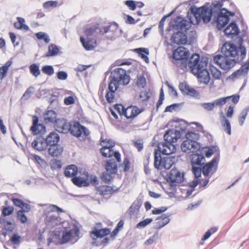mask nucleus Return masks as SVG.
I'll use <instances>...</instances> for the list:
<instances>
[{
  "label": "nucleus",
  "instance_id": "obj_1",
  "mask_svg": "<svg viewBox=\"0 0 249 249\" xmlns=\"http://www.w3.org/2000/svg\"><path fill=\"white\" fill-rule=\"evenodd\" d=\"M239 50L241 52L242 58L246 56V49L241 46L238 49L236 46L229 42L225 43L222 47V52L224 55H216L213 57V62L218 65L220 68L226 71H229L236 64L234 59L230 57H235L238 55Z\"/></svg>",
  "mask_w": 249,
  "mask_h": 249
},
{
  "label": "nucleus",
  "instance_id": "obj_2",
  "mask_svg": "<svg viewBox=\"0 0 249 249\" xmlns=\"http://www.w3.org/2000/svg\"><path fill=\"white\" fill-rule=\"evenodd\" d=\"M129 82L130 77L125 70L120 68L115 69L114 70L112 79L109 83L105 95L107 103H112L114 102L119 85H127Z\"/></svg>",
  "mask_w": 249,
  "mask_h": 249
},
{
  "label": "nucleus",
  "instance_id": "obj_3",
  "mask_svg": "<svg viewBox=\"0 0 249 249\" xmlns=\"http://www.w3.org/2000/svg\"><path fill=\"white\" fill-rule=\"evenodd\" d=\"M119 230L115 228L111 232L109 228H105L98 229L95 227L92 228V231H90V236L92 239L93 243L97 246H105L107 245L109 241V238L105 237L100 242L98 241V239L102 238L105 236L110 234V237L112 240H114L116 236L118 234Z\"/></svg>",
  "mask_w": 249,
  "mask_h": 249
},
{
  "label": "nucleus",
  "instance_id": "obj_4",
  "mask_svg": "<svg viewBox=\"0 0 249 249\" xmlns=\"http://www.w3.org/2000/svg\"><path fill=\"white\" fill-rule=\"evenodd\" d=\"M57 130L62 133L70 131L71 134L76 137H80L82 134L85 137L89 135V130L78 122L70 124L65 121H58L57 122Z\"/></svg>",
  "mask_w": 249,
  "mask_h": 249
},
{
  "label": "nucleus",
  "instance_id": "obj_5",
  "mask_svg": "<svg viewBox=\"0 0 249 249\" xmlns=\"http://www.w3.org/2000/svg\"><path fill=\"white\" fill-rule=\"evenodd\" d=\"M212 15V9L202 6L197 8H192L191 12L188 14V17L190 22L196 25L198 24L201 19L205 23L209 22L211 20Z\"/></svg>",
  "mask_w": 249,
  "mask_h": 249
},
{
  "label": "nucleus",
  "instance_id": "obj_6",
  "mask_svg": "<svg viewBox=\"0 0 249 249\" xmlns=\"http://www.w3.org/2000/svg\"><path fill=\"white\" fill-rule=\"evenodd\" d=\"M197 134L193 132L188 131L184 140L181 144V149L184 152L190 153L196 152L199 148V145L195 140L197 138Z\"/></svg>",
  "mask_w": 249,
  "mask_h": 249
},
{
  "label": "nucleus",
  "instance_id": "obj_7",
  "mask_svg": "<svg viewBox=\"0 0 249 249\" xmlns=\"http://www.w3.org/2000/svg\"><path fill=\"white\" fill-rule=\"evenodd\" d=\"M175 162V158L166 155L161 157L158 151L154 153V166L158 169H169Z\"/></svg>",
  "mask_w": 249,
  "mask_h": 249
},
{
  "label": "nucleus",
  "instance_id": "obj_8",
  "mask_svg": "<svg viewBox=\"0 0 249 249\" xmlns=\"http://www.w3.org/2000/svg\"><path fill=\"white\" fill-rule=\"evenodd\" d=\"M207 63L200 59L198 54L194 53L189 58L188 66L192 73H197L198 70L206 67Z\"/></svg>",
  "mask_w": 249,
  "mask_h": 249
},
{
  "label": "nucleus",
  "instance_id": "obj_9",
  "mask_svg": "<svg viewBox=\"0 0 249 249\" xmlns=\"http://www.w3.org/2000/svg\"><path fill=\"white\" fill-rule=\"evenodd\" d=\"M79 230L77 227L68 231H65L62 233L61 242L62 243H66L68 242H75L79 239Z\"/></svg>",
  "mask_w": 249,
  "mask_h": 249
},
{
  "label": "nucleus",
  "instance_id": "obj_10",
  "mask_svg": "<svg viewBox=\"0 0 249 249\" xmlns=\"http://www.w3.org/2000/svg\"><path fill=\"white\" fill-rule=\"evenodd\" d=\"M184 180V175L181 174L177 169H172L167 177V181L171 186H176L181 183Z\"/></svg>",
  "mask_w": 249,
  "mask_h": 249
},
{
  "label": "nucleus",
  "instance_id": "obj_11",
  "mask_svg": "<svg viewBox=\"0 0 249 249\" xmlns=\"http://www.w3.org/2000/svg\"><path fill=\"white\" fill-rule=\"evenodd\" d=\"M143 110V108H140L135 106H130L125 108L124 116L126 120L131 122Z\"/></svg>",
  "mask_w": 249,
  "mask_h": 249
},
{
  "label": "nucleus",
  "instance_id": "obj_12",
  "mask_svg": "<svg viewBox=\"0 0 249 249\" xmlns=\"http://www.w3.org/2000/svg\"><path fill=\"white\" fill-rule=\"evenodd\" d=\"M189 52L183 47H178L172 54V58L175 61L186 60L189 56Z\"/></svg>",
  "mask_w": 249,
  "mask_h": 249
},
{
  "label": "nucleus",
  "instance_id": "obj_13",
  "mask_svg": "<svg viewBox=\"0 0 249 249\" xmlns=\"http://www.w3.org/2000/svg\"><path fill=\"white\" fill-rule=\"evenodd\" d=\"M218 164V159L216 157L213 158L212 160L206 164L202 168V172L205 176H209L210 174H212L215 172L217 169Z\"/></svg>",
  "mask_w": 249,
  "mask_h": 249
},
{
  "label": "nucleus",
  "instance_id": "obj_14",
  "mask_svg": "<svg viewBox=\"0 0 249 249\" xmlns=\"http://www.w3.org/2000/svg\"><path fill=\"white\" fill-rule=\"evenodd\" d=\"M33 124L30 127V130L33 134L37 135L44 133L46 131L45 126L41 124L38 123V118L36 115L32 117Z\"/></svg>",
  "mask_w": 249,
  "mask_h": 249
},
{
  "label": "nucleus",
  "instance_id": "obj_15",
  "mask_svg": "<svg viewBox=\"0 0 249 249\" xmlns=\"http://www.w3.org/2000/svg\"><path fill=\"white\" fill-rule=\"evenodd\" d=\"M231 15L232 16L233 14L228 11L220 12L216 19L217 26L219 29L223 28L229 22Z\"/></svg>",
  "mask_w": 249,
  "mask_h": 249
},
{
  "label": "nucleus",
  "instance_id": "obj_16",
  "mask_svg": "<svg viewBox=\"0 0 249 249\" xmlns=\"http://www.w3.org/2000/svg\"><path fill=\"white\" fill-rule=\"evenodd\" d=\"M96 193L103 197H107L114 194L117 189L108 185H100L96 187Z\"/></svg>",
  "mask_w": 249,
  "mask_h": 249
},
{
  "label": "nucleus",
  "instance_id": "obj_17",
  "mask_svg": "<svg viewBox=\"0 0 249 249\" xmlns=\"http://www.w3.org/2000/svg\"><path fill=\"white\" fill-rule=\"evenodd\" d=\"M189 24L187 20L177 17L174 20L173 27L174 29L179 31V32H186L188 29Z\"/></svg>",
  "mask_w": 249,
  "mask_h": 249
},
{
  "label": "nucleus",
  "instance_id": "obj_18",
  "mask_svg": "<svg viewBox=\"0 0 249 249\" xmlns=\"http://www.w3.org/2000/svg\"><path fill=\"white\" fill-rule=\"evenodd\" d=\"M197 73H193L197 76L199 81L205 84H207L210 80V74L206 70V67H203L201 70H198Z\"/></svg>",
  "mask_w": 249,
  "mask_h": 249
},
{
  "label": "nucleus",
  "instance_id": "obj_19",
  "mask_svg": "<svg viewBox=\"0 0 249 249\" xmlns=\"http://www.w3.org/2000/svg\"><path fill=\"white\" fill-rule=\"evenodd\" d=\"M80 40L83 47L87 51L92 50L97 46L96 40L94 38L87 37L85 39L83 37H80Z\"/></svg>",
  "mask_w": 249,
  "mask_h": 249
},
{
  "label": "nucleus",
  "instance_id": "obj_20",
  "mask_svg": "<svg viewBox=\"0 0 249 249\" xmlns=\"http://www.w3.org/2000/svg\"><path fill=\"white\" fill-rule=\"evenodd\" d=\"M159 148L162 154L168 156L174 153L176 150V147L174 144L165 142L161 143Z\"/></svg>",
  "mask_w": 249,
  "mask_h": 249
},
{
  "label": "nucleus",
  "instance_id": "obj_21",
  "mask_svg": "<svg viewBox=\"0 0 249 249\" xmlns=\"http://www.w3.org/2000/svg\"><path fill=\"white\" fill-rule=\"evenodd\" d=\"M172 41L178 45H184L187 43V37L182 32L174 33L171 38Z\"/></svg>",
  "mask_w": 249,
  "mask_h": 249
},
{
  "label": "nucleus",
  "instance_id": "obj_22",
  "mask_svg": "<svg viewBox=\"0 0 249 249\" xmlns=\"http://www.w3.org/2000/svg\"><path fill=\"white\" fill-rule=\"evenodd\" d=\"M179 88L184 94L196 97L199 96V93L196 90L185 83H181L179 85Z\"/></svg>",
  "mask_w": 249,
  "mask_h": 249
},
{
  "label": "nucleus",
  "instance_id": "obj_23",
  "mask_svg": "<svg viewBox=\"0 0 249 249\" xmlns=\"http://www.w3.org/2000/svg\"><path fill=\"white\" fill-rule=\"evenodd\" d=\"M49 146L50 147L48 149V153L52 157H57L62 154L63 147L61 145L57 143Z\"/></svg>",
  "mask_w": 249,
  "mask_h": 249
},
{
  "label": "nucleus",
  "instance_id": "obj_24",
  "mask_svg": "<svg viewBox=\"0 0 249 249\" xmlns=\"http://www.w3.org/2000/svg\"><path fill=\"white\" fill-rule=\"evenodd\" d=\"M178 138L177 132L172 130L167 131L164 135L165 142L169 143L174 144L177 142Z\"/></svg>",
  "mask_w": 249,
  "mask_h": 249
},
{
  "label": "nucleus",
  "instance_id": "obj_25",
  "mask_svg": "<svg viewBox=\"0 0 249 249\" xmlns=\"http://www.w3.org/2000/svg\"><path fill=\"white\" fill-rule=\"evenodd\" d=\"M118 30V25L116 23H111L107 26L102 27L99 31V34L103 35L107 33H111L114 35Z\"/></svg>",
  "mask_w": 249,
  "mask_h": 249
},
{
  "label": "nucleus",
  "instance_id": "obj_26",
  "mask_svg": "<svg viewBox=\"0 0 249 249\" xmlns=\"http://www.w3.org/2000/svg\"><path fill=\"white\" fill-rule=\"evenodd\" d=\"M32 146L34 149L41 151L45 150L49 145L45 140L38 138L32 142Z\"/></svg>",
  "mask_w": 249,
  "mask_h": 249
},
{
  "label": "nucleus",
  "instance_id": "obj_27",
  "mask_svg": "<svg viewBox=\"0 0 249 249\" xmlns=\"http://www.w3.org/2000/svg\"><path fill=\"white\" fill-rule=\"evenodd\" d=\"M224 32L227 36H231L232 37L234 36L237 35L239 32V30L238 26L235 23H231L225 29Z\"/></svg>",
  "mask_w": 249,
  "mask_h": 249
},
{
  "label": "nucleus",
  "instance_id": "obj_28",
  "mask_svg": "<svg viewBox=\"0 0 249 249\" xmlns=\"http://www.w3.org/2000/svg\"><path fill=\"white\" fill-rule=\"evenodd\" d=\"M156 220H157L155 225L156 229H160L163 227L170 221L169 215L166 214H161L160 216L158 217Z\"/></svg>",
  "mask_w": 249,
  "mask_h": 249
},
{
  "label": "nucleus",
  "instance_id": "obj_29",
  "mask_svg": "<svg viewBox=\"0 0 249 249\" xmlns=\"http://www.w3.org/2000/svg\"><path fill=\"white\" fill-rule=\"evenodd\" d=\"M220 122L224 131L228 135H231V125L229 120L221 112L220 115Z\"/></svg>",
  "mask_w": 249,
  "mask_h": 249
},
{
  "label": "nucleus",
  "instance_id": "obj_30",
  "mask_svg": "<svg viewBox=\"0 0 249 249\" xmlns=\"http://www.w3.org/2000/svg\"><path fill=\"white\" fill-rule=\"evenodd\" d=\"M60 140V137L57 133L54 131L51 132L46 137L45 141L48 145L57 144Z\"/></svg>",
  "mask_w": 249,
  "mask_h": 249
},
{
  "label": "nucleus",
  "instance_id": "obj_31",
  "mask_svg": "<svg viewBox=\"0 0 249 249\" xmlns=\"http://www.w3.org/2000/svg\"><path fill=\"white\" fill-rule=\"evenodd\" d=\"M46 224L49 227H54L59 223V218L57 215L48 213L45 220Z\"/></svg>",
  "mask_w": 249,
  "mask_h": 249
},
{
  "label": "nucleus",
  "instance_id": "obj_32",
  "mask_svg": "<svg viewBox=\"0 0 249 249\" xmlns=\"http://www.w3.org/2000/svg\"><path fill=\"white\" fill-rule=\"evenodd\" d=\"M44 119L46 124L53 123L56 122V127L57 128L56 114L54 111L52 110L48 111L44 114Z\"/></svg>",
  "mask_w": 249,
  "mask_h": 249
},
{
  "label": "nucleus",
  "instance_id": "obj_33",
  "mask_svg": "<svg viewBox=\"0 0 249 249\" xmlns=\"http://www.w3.org/2000/svg\"><path fill=\"white\" fill-rule=\"evenodd\" d=\"M78 168L73 164L68 165L64 171V175L68 178H74L78 173Z\"/></svg>",
  "mask_w": 249,
  "mask_h": 249
},
{
  "label": "nucleus",
  "instance_id": "obj_34",
  "mask_svg": "<svg viewBox=\"0 0 249 249\" xmlns=\"http://www.w3.org/2000/svg\"><path fill=\"white\" fill-rule=\"evenodd\" d=\"M134 52L136 53L141 58L143 59L146 63L149 62V58L147 56L149 54V50L145 48H139L134 50Z\"/></svg>",
  "mask_w": 249,
  "mask_h": 249
},
{
  "label": "nucleus",
  "instance_id": "obj_35",
  "mask_svg": "<svg viewBox=\"0 0 249 249\" xmlns=\"http://www.w3.org/2000/svg\"><path fill=\"white\" fill-rule=\"evenodd\" d=\"M11 200L16 206L19 207L21 209H25L26 212H29L31 210V206L28 204L24 203L20 199L18 198H12Z\"/></svg>",
  "mask_w": 249,
  "mask_h": 249
},
{
  "label": "nucleus",
  "instance_id": "obj_36",
  "mask_svg": "<svg viewBox=\"0 0 249 249\" xmlns=\"http://www.w3.org/2000/svg\"><path fill=\"white\" fill-rule=\"evenodd\" d=\"M106 172L111 174H115L117 172V164L110 160L107 161L105 165Z\"/></svg>",
  "mask_w": 249,
  "mask_h": 249
},
{
  "label": "nucleus",
  "instance_id": "obj_37",
  "mask_svg": "<svg viewBox=\"0 0 249 249\" xmlns=\"http://www.w3.org/2000/svg\"><path fill=\"white\" fill-rule=\"evenodd\" d=\"M113 143L111 145H106L100 149L102 155L105 158H110L112 156L113 150H112Z\"/></svg>",
  "mask_w": 249,
  "mask_h": 249
},
{
  "label": "nucleus",
  "instance_id": "obj_38",
  "mask_svg": "<svg viewBox=\"0 0 249 249\" xmlns=\"http://www.w3.org/2000/svg\"><path fill=\"white\" fill-rule=\"evenodd\" d=\"M12 62L11 61H7L5 64L0 67V80H2L7 75L9 67L11 66Z\"/></svg>",
  "mask_w": 249,
  "mask_h": 249
},
{
  "label": "nucleus",
  "instance_id": "obj_39",
  "mask_svg": "<svg viewBox=\"0 0 249 249\" xmlns=\"http://www.w3.org/2000/svg\"><path fill=\"white\" fill-rule=\"evenodd\" d=\"M17 19L18 21L14 23V27L16 29L24 31L29 30V27L24 24L25 20L23 18L18 17Z\"/></svg>",
  "mask_w": 249,
  "mask_h": 249
},
{
  "label": "nucleus",
  "instance_id": "obj_40",
  "mask_svg": "<svg viewBox=\"0 0 249 249\" xmlns=\"http://www.w3.org/2000/svg\"><path fill=\"white\" fill-rule=\"evenodd\" d=\"M59 52L58 47L55 44H51L48 46V51L46 53L45 56L50 57L56 55Z\"/></svg>",
  "mask_w": 249,
  "mask_h": 249
},
{
  "label": "nucleus",
  "instance_id": "obj_41",
  "mask_svg": "<svg viewBox=\"0 0 249 249\" xmlns=\"http://www.w3.org/2000/svg\"><path fill=\"white\" fill-rule=\"evenodd\" d=\"M71 181L74 185L80 187L83 186H88L89 185V183L87 180L83 179L82 178H77L75 176L72 178Z\"/></svg>",
  "mask_w": 249,
  "mask_h": 249
},
{
  "label": "nucleus",
  "instance_id": "obj_42",
  "mask_svg": "<svg viewBox=\"0 0 249 249\" xmlns=\"http://www.w3.org/2000/svg\"><path fill=\"white\" fill-rule=\"evenodd\" d=\"M210 71L213 78L214 80H219L221 77V72L213 66L210 67Z\"/></svg>",
  "mask_w": 249,
  "mask_h": 249
},
{
  "label": "nucleus",
  "instance_id": "obj_43",
  "mask_svg": "<svg viewBox=\"0 0 249 249\" xmlns=\"http://www.w3.org/2000/svg\"><path fill=\"white\" fill-rule=\"evenodd\" d=\"M27 212L25 209H21L17 212V218L22 224L26 223L28 221V218L24 213Z\"/></svg>",
  "mask_w": 249,
  "mask_h": 249
},
{
  "label": "nucleus",
  "instance_id": "obj_44",
  "mask_svg": "<svg viewBox=\"0 0 249 249\" xmlns=\"http://www.w3.org/2000/svg\"><path fill=\"white\" fill-rule=\"evenodd\" d=\"M15 229V225L13 223L9 221H6L4 223V229L6 231L3 232L2 234L5 237L8 232H12Z\"/></svg>",
  "mask_w": 249,
  "mask_h": 249
},
{
  "label": "nucleus",
  "instance_id": "obj_45",
  "mask_svg": "<svg viewBox=\"0 0 249 249\" xmlns=\"http://www.w3.org/2000/svg\"><path fill=\"white\" fill-rule=\"evenodd\" d=\"M249 70V63H245L242 65L241 68L236 72L233 73V75H242L247 74Z\"/></svg>",
  "mask_w": 249,
  "mask_h": 249
},
{
  "label": "nucleus",
  "instance_id": "obj_46",
  "mask_svg": "<svg viewBox=\"0 0 249 249\" xmlns=\"http://www.w3.org/2000/svg\"><path fill=\"white\" fill-rule=\"evenodd\" d=\"M30 72L35 77H37L40 74L39 66L36 64H31L29 67Z\"/></svg>",
  "mask_w": 249,
  "mask_h": 249
},
{
  "label": "nucleus",
  "instance_id": "obj_47",
  "mask_svg": "<svg viewBox=\"0 0 249 249\" xmlns=\"http://www.w3.org/2000/svg\"><path fill=\"white\" fill-rule=\"evenodd\" d=\"M131 163L128 157L124 158L123 162L120 165V167L123 168L124 172H127L130 168Z\"/></svg>",
  "mask_w": 249,
  "mask_h": 249
},
{
  "label": "nucleus",
  "instance_id": "obj_48",
  "mask_svg": "<svg viewBox=\"0 0 249 249\" xmlns=\"http://www.w3.org/2000/svg\"><path fill=\"white\" fill-rule=\"evenodd\" d=\"M205 159L203 155L201 154H196L193 158V164L201 165L202 162Z\"/></svg>",
  "mask_w": 249,
  "mask_h": 249
},
{
  "label": "nucleus",
  "instance_id": "obj_49",
  "mask_svg": "<svg viewBox=\"0 0 249 249\" xmlns=\"http://www.w3.org/2000/svg\"><path fill=\"white\" fill-rule=\"evenodd\" d=\"M36 36L38 40H43L46 43H48L50 39L49 36L44 32H38L36 34Z\"/></svg>",
  "mask_w": 249,
  "mask_h": 249
},
{
  "label": "nucleus",
  "instance_id": "obj_50",
  "mask_svg": "<svg viewBox=\"0 0 249 249\" xmlns=\"http://www.w3.org/2000/svg\"><path fill=\"white\" fill-rule=\"evenodd\" d=\"M112 175L113 174H111L109 173L105 172L102 175L101 178L105 183L109 184L113 179V177H112Z\"/></svg>",
  "mask_w": 249,
  "mask_h": 249
},
{
  "label": "nucleus",
  "instance_id": "obj_51",
  "mask_svg": "<svg viewBox=\"0 0 249 249\" xmlns=\"http://www.w3.org/2000/svg\"><path fill=\"white\" fill-rule=\"evenodd\" d=\"M136 85L140 88H144L146 86V81L144 76H140L137 77Z\"/></svg>",
  "mask_w": 249,
  "mask_h": 249
},
{
  "label": "nucleus",
  "instance_id": "obj_52",
  "mask_svg": "<svg viewBox=\"0 0 249 249\" xmlns=\"http://www.w3.org/2000/svg\"><path fill=\"white\" fill-rule=\"evenodd\" d=\"M42 71L43 73L48 75H52L54 73V69L52 66L46 65L42 67Z\"/></svg>",
  "mask_w": 249,
  "mask_h": 249
},
{
  "label": "nucleus",
  "instance_id": "obj_53",
  "mask_svg": "<svg viewBox=\"0 0 249 249\" xmlns=\"http://www.w3.org/2000/svg\"><path fill=\"white\" fill-rule=\"evenodd\" d=\"M58 5L57 1L50 0L43 3V7L44 9H48L50 8L56 7Z\"/></svg>",
  "mask_w": 249,
  "mask_h": 249
},
{
  "label": "nucleus",
  "instance_id": "obj_54",
  "mask_svg": "<svg viewBox=\"0 0 249 249\" xmlns=\"http://www.w3.org/2000/svg\"><path fill=\"white\" fill-rule=\"evenodd\" d=\"M228 97H222L220 98H219L218 99L215 100L213 103L215 106V107H221L224 104H226V103L228 101Z\"/></svg>",
  "mask_w": 249,
  "mask_h": 249
},
{
  "label": "nucleus",
  "instance_id": "obj_55",
  "mask_svg": "<svg viewBox=\"0 0 249 249\" xmlns=\"http://www.w3.org/2000/svg\"><path fill=\"white\" fill-rule=\"evenodd\" d=\"M153 221L152 218H146L140 222L137 225V228L140 229L144 228Z\"/></svg>",
  "mask_w": 249,
  "mask_h": 249
},
{
  "label": "nucleus",
  "instance_id": "obj_56",
  "mask_svg": "<svg viewBox=\"0 0 249 249\" xmlns=\"http://www.w3.org/2000/svg\"><path fill=\"white\" fill-rule=\"evenodd\" d=\"M209 181V179H205L202 180H200L199 179H196L193 181V183L194 184V186L200 184L201 187H205L208 184Z\"/></svg>",
  "mask_w": 249,
  "mask_h": 249
},
{
  "label": "nucleus",
  "instance_id": "obj_57",
  "mask_svg": "<svg viewBox=\"0 0 249 249\" xmlns=\"http://www.w3.org/2000/svg\"><path fill=\"white\" fill-rule=\"evenodd\" d=\"M13 207H4L2 210V214L4 216L10 215L13 213Z\"/></svg>",
  "mask_w": 249,
  "mask_h": 249
},
{
  "label": "nucleus",
  "instance_id": "obj_58",
  "mask_svg": "<svg viewBox=\"0 0 249 249\" xmlns=\"http://www.w3.org/2000/svg\"><path fill=\"white\" fill-rule=\"evenodd\" d=\"M248 113V109H244L241 113L240 116L239 117V123L240 125L244 124V121L246 118Z\"/></svg>",
  "mask_w": 249,
  "mask_h": 249
},
{
  "label": "nucleus",
  "instance_id": "obj_59",
  "mask_svg": "<svg viewBox=\"0 0 249 249\" xmlns=\"http://www.w3.org/2000/svg\"><path fill=\"white\" fill-rule=\"evenodd\" d=\"M149 98L150 96H149L148 92L146 91H142L140 92L138 99L140 101L144 102L148 101Z\"/></svg>",
  "mask_w": 249,
  "mask_h": 249
},
{
  "label": "nucleus",
  "instance_id": "obj_60",
  "mask_svg": "<svg viewBox=\"0 0 249 249\" xmlns=\"http://www.w3.org/2000/svg\"><path fill=\"white\" fill-rule=\"evenodd\" d=\"M192 171L196 179H198V178L201 176L202 169H201L200 167L196 166L195 165L193 164Z\"/></svg>",
  "mask_w": 249,
  "mask_h": 249
},
{
  "label": "nucleus",
  "instance_id": "obj_61",
  "mask_svg": "<svg viewBox=\"0 0 249 249\" xmlns=\"http://www.w3.org/2000/svg\"><path fill=\"white\" fill-rule=\"evenodd\" d=\"M96 28L95 27H90L87 28L84 30V34L88 37L89 36L93 35L96 30Z\"/></svg>",
  "mask_w": 249,
  "mask_h": 249
},
{
  "label": "nucleus",
  "instance_id": "obj_62",
  "mask_svg": "<svg viewBox=\"0 0 249 249\" xmlns=\"http://www.w3.org/2000/svg\"><path fill=\"white\" fill-rule=\"evenodd\" d=\"M217 231V229L215 228H213L211 229L208 231L204 234L203 237L202 238V240H206L208 239L210 236L214 233Z\"/></svg>",
  "mask_w": 249,
  "mask_h": 249
},
{
  "label": "nucleus",
  "instance_id": "obj_63",
  "mask_svg": "<svg viewBox=\"0 0 249 249\" xmlns=\"http://www.w3.org/2000/svg\"><path fill=\"white\" fill-rule=\"evenodd\" d=\"M114 109H116L121 115H124L125 108L121 104H116L114 106Z\"/></svg>",
  "mask_w": 249,
  "mask_h": 249
},
{
  "label": "nucleus",
  "instance_id": "obj_64",
  "mask_svg": "<svg viewBox=\"0 0 249 249\" xmlns=\"http://www.w3.org/2000/svg\"><path fill=\"white\" fill-rule=\"evenodd\" d=\"M20 239V236L17 233L13 234L10 238V241L13 244H18Z\"/></svg>",
  "mask_w": 249,
  "mask_h": 249
}]
</instances>
